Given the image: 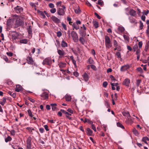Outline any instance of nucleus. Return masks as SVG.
<instances>
[{
    "label": "nucleus",
    "mask_w": 149,
    "mask_h": 149,
    "mask_svg": "<svg viewBox=\"0 0 149 149\" xmlns=\"http://www.w3.org/2000/svg\"><path fill=\"white\" fill-rule=\"evenodd\" d=\"M31 138L30 136L29 137L27 141V149H31Z\"/></svg>",
    "instance_id": "obj_7"
},
{
    "label": "nucleus",
    "mask_w": 149,
    "mask_h": 149,
    "mask_svg": "<svg viewBox=\"0 0 149 149\" xmlns=\"http://www.w3.org/2000/svg\"><path fill=\"white\" fill-rule=\"evenodd\" d=\"M105 42L106 43H108L111 42L110 39L108 36H105Z\"/></svg>",
    "instance_id": "obj_21"
},
{
    "label": "nucleus",
    "mask_w": 149,
    "mask_h": 149,
    "mask_svg": "<svg viewBox=\"0 0 149 149\" xmlns=\"http://www.w3.org/2000/svg\"><path fill=\"white\" fill-rule=\"evenodd\" d=\"M132 132L133 134L136 136H138L139 134L138 131L135 128L133 129Z\"/></svg>",
    "instance_id": "obj_25"
},
{
    "label": "nucleus",
    "mask_w": 149,
    "mask_h": 149,
    "mask_svg": "<svg viewBox=\"0 0 149 149\" xmlns=\"http://www.w3.org/2000/svg\"><path fill=\"white\" fill-rule=\"evenodd\" d=\"M57 36L58 37H61L62 35V33L60 31H59L57 32Z\"/></svg>",
    "instance_id": "obj_55"
},
{
    "label": "nucleus",
    "mask_w": 149,
    "mask_h": 149,
    "mask_svg": "<svg viewBox=\"0 0 149 149\" xmlns=\"http://www.w3.org/2000/svg\"><path fill=\"white\" fill-rule=\"evenodd\" d=\"M130 83V80L129 79L127 78L125 79L123 82V84L127 86H129V84Z\"/></svg>",
    "instance_id": "obj_11"
},
{
    "label": "nucleus",
    "mask_w": 149,
    "mask_h": 149,
    "mask_svg": "<svg viewBox=\"0 0 149 149\" xmlns=\"http://www.w3.org/2000/svg\"><path fill=\"white\" fill-rule=\"evenodd\" d=\"M71 35L74 42H77L78 41V37L77 33L74 31L71 32Z\"/></svg>",
    "instance_id": "obj_4"
},
{
    "label": "nucleus",
    "mask_w": 149,
    "mask_h": 149,
    "mask_svg": "<svg viewBox=\"0 0 149 149\" xmlns=\"http://www.w3.org/2000/svg\"><path fill=\"white\" fill-rule=\"evenodd\" d=\"M26 129L28 131L29 133H31V134H33V133L32 132V127H27Z\"/></svg>",
    "instance_id": "obj_39"
},
{
    "label": "nucleus",
    "mask_w": 149,
    "mask_h": 149,
    "mask_svg": "<svg viewBox=\"0 0 149 149\" xmlns=\"http://www.w3.org/2000/svg\"><path fill=\"white\" fill-rule=\"evenodd\" d=\"M27 112L29 116L31 117H32L33 116V115L30 109H29L27 110Z\"/></svg>",
    "instance_id": "obj_37"
},
{
    "label": "nucleus",
    "mask_w": 149,
    "mask_h": 149,
    "mask_svg": "<svg viewBox=\"0 0 149 149\" xmlns=\"http://www.w3.org/2000/svg\"><path fill=\"white\" fill-rule=\"evenodd\" d=\"M19 42L21 43L26 44L28 42V40L26 39H22L20 40Z\"/></svg>",
    "instance_id": "obj_22"
},
{
    "label": "nucleus",
    "mask_w": 149,
    "mask_h": 149,
    "mask_svg": "<svg viewBox=\"0 0 149 149\" xmlns=\"http://www.w3.org/2000/svg\"><path fill=\"white\" fill-rule=\"evenodd\" d=\"M91 128L93 130H94V131L95 132H96V128H95V125H94V124H92L91 125Z\"/></svg>",
    "instance_id": "obj_51"
},
{
    "label": "nucleus",
    "mask_w": 149,
    "mask_h": 149,
    "mask_svg": "<svg viewBox=\"0 0 149 149\" xmlns=\"http://www.w3.org/2000/svg\"><path fill=\"white\" fill-rule=\"evenodd\" d=\"M106 46L108 48H110L111 46V45L110 43H105Z\"/></svg>",
    "instance_id": "obj_46"
},
{
    "label": "nucleus",
    "mask_w": 149,
    "mask_h": 149,
    "mask_svg": "<svg viewBox=\"0 0 149 149\" xmlns=\"http://www.w3.org/2000/svg\"><path fill=\"white\" fill-rule=\"evenodd\" d=\"M123 37L125 40H126L127 41H129V38L126 35H124Z\"/></svg>",
    "instance_id": "obj_44"
},
{
    "label": "nucleus",
    "mask_w": 149,
    "mask_h": 149,
    "mask_svg": "<svg viewBox=\"0 0 149 149\" xmlns=\"http://www.w3.org/2000/svg\"><path fill=\"white\" fill-rule=\"evenodd\" d=\"M66 65V64L65 63L61 62L58 65L60 68H62L65 67Z\"/></svg>",
    "instance_id": "obj_24"
},
{
    "label": "nucleus",
    "mask_w": 149,
    "mask_h": 149,
    "mask_svg": "<svg viewBox=\"0 0 149 149\" xmlns=\"http://www.w3.org/2000/svg\"><path fill=\"white\" fill-rule=\"evenodd\" d=\"M118 30L119 31L122 33L125 30L124 28L123 27L120 26L118 27Z\"/></svg>",
    "instance_id": "obj_29"
},
{
    "label": "nucleus",
    "mask_w": 149,
    "mask_h": 149,
    "mask_svg": "<svg viewBox=\"0 0 149 149\" xmlns=\"http://www.w3.org/2000/svg\"><path fill=\"white\" fill-rule=\"evenodd\" d=\"M12 139L11 137L10 136H8L5 139V141L7 143L8 141H11Z\"/></svg>",
    "instance_id": "obj_31"
},
{
    "label": "nucleus",
    "mask_w": 149,
    "mask_h": 149,
    "mask_svg": "<svg viewBox=\"0 0 149 149\" xmlns=\"http://www.w3.org/2000/svg\"><path fill=\"white\" fill-rule=\"evenodd\" d=\"M51 106H52V109L53 111L55 110L56 107V103H52L50 104Z\"/></svg>",
    "instance_id": "obj_23"
},
{
    "label": "nucleus",
    "mask_w": 149,
    "mask_h": 149,
    "mask_svg": "<svg viewBox=\"0 0 149 149\" xmlns=\"http://www.w3.org/2000/svg\"><path fill=\"white\" fill-rule=\"evenodd\" d=\"M138 48V46L137 45H135L133 47V49L134 51L135 52Z\"/></svg>",
    "instance_id": "obj_57"
},
{
    "label": "nucleus",
    "mask_w": 149,
    "mask_h": 149,
    "mask_svg": "<svg viewBox=\"0 0 149 149\" xmlns=\"http://www.w3.org/2000/svg\"><path fill=\"white\" fill-rule=\"evenodd\" d=\"M61 111L63 113L68 115V116H71V114H70V113H69L68 112L65 111V110H63V109H61Z\"/></svg>",
    "instance_id": "obj_34"
},
{
    "label": "nucleus",
    "mask_w": 149,
    "mask_h": 149,
    "mask_svg": "<svg viewBox=\"0 0 149 149\" xmlns=\"http://www.w3.org/2000/svg\"><path fill=\"white\" fill-rule=\"evenodd\" d=\"M39 131L41 133H42L44 132L45 130L44 128H41L39 129Z\"/></svg>",
    "instance_id": "obj_59"
},
{
    "label": "nucleus",
    "mask_w": 149,
    "mask_h": 149,
    "mask_svg": "<svg viewBox=\"0 0 149 149\" xmlns=\"http://www.w3.org/2000/svg\"><path fill=\"white\" fill-rule=\"evenodd\" d=\"M75 12L76 13L78 14L80 13V10L79 9H77L75 10Z\"/></svg>",
    "instance_id": "obj_62"
},
{
    "label": "nucleus",
    "mask_w": 149,
    "mask_h": 149,
    "mask_svg": "<svg viewBox=\"0 0 149 149\" xmlns=\"http://www.w3.org/2000/svg\"><path fill=\"white\" fill-rule=\"evenodd\" d=\"M27 31H28L29 34H32V29L31 28V26H30L27 29Z\"/></svg>",
    "instance_id": "obj_33"
},
{
    "label": "nucleus",
    "mask_w": 149,
    "mask_h": 149,
    "mask_svg": "<svg viewBox=\"0 0 149 149\" xmlns=\"http://www.w3.org/2000/svg\"><path fill=\"white\" fill-rule=\"evenodd\" d=\"M91 68L94 70H95L96 69V66L93 65H91Z\"/></svg>",
    "instance_id": "obj_63"
},
{
    "label": "nucleus",
    "mask_w": 149,
    "mask_h": 149,
    "mask_svg": "<svg viewBox=\"0 0 149 149\" xmlns=\"http://www.w3.org/2000/svg\"><path fill=\"white\" fill-rule=\"evenodd\" d=\"M56 11V8H52L50 10V12L52 13H54Z\"/></svg>",
    "instance_id": "obj_42"
},
{
    "label": "nucleus",
    "mask_w": 149,
    "mask_h": 149,
    "mask_svg": "<svg viewBox=\"0 0 149 149\" xmlns=\"http://www.w3.org/2000/svg\"><path fill=\"white\" fill-rule=\"evenodd\" d=\"M93 25L95 28H97L98 27V24L97 22L96 21H94L93 22Z\"/></svg>",
    "instance_id": "obj_38"
},
{
    "label": "nucleus",
    "mask_w": 149,
    "mask_h": 149,
    "mask_svg": "<svg viewBox=\"0 0 149 149\" xmlns=\"http://www.w3.org/2000/svg\"><path fill=\"white\" fill-rule=\"evenodd\" d=\"M15 88V91L16 92H19L20 91H22V88L20 85H17L16 86Z\"/></svg>",
    "instance_id": "obj_12"
},
{
    "label": "nucleus",
    "mask_w": 149,
    "mask_h": 149,
    "mask_svg": "<svg viewBox=\"0 0 149 149\" xmlns=\"http://www.w3.org/2000/svg\"><path fill=\"white\" fill-rule=\"evenodd\" d=\"M15 11L17 13H19L23 12V8L19 6H17L16 7H15L14 8Z\"/></svg>",
    "instance_id": "obj_5"
},
{
    "label": "nucleus",
    "mask_w": 149,
    "mask_h": 149,
    "mask_svg": "<svg viewBox=\"0 0 149 149\" xmlns=\"http://www.w3.org/2000/svg\"><path fill=\"white\" fill-rule=\"evenodd\" d=\"M108 85V83L107 81H104L103 83V86L104 88H106Z\"/></svg>",
    "instance_id": "obj_48"
},
{
    "label": "nucleus",
    "mask_w": 149,
    "mask_h": 149,
    "mask_svg": "<svg viewBox=\"0 0 149 149\" xmlns=\"http://www.w3.org/2000/svg\"><path fill=\"white\" fill-rule=\"evenodd\" d=\"M61 25L62 26V27L65 30H66L67 29L66 26L65 24L63 23L61 24Z\"/></svg>",
    "instance_id": "obj_54"
},
{
    "label": "nucleus",
    "mask_w": 149,
    "mask_h": 149,
    "mask_svg": "<svg viewBox=\"0 0 149 149\" xmlns=\"http://www.w3.org/2000/svg\"><path fill=\"white\" fill-rule=\"evenodd\" d=\"M143 27V24L141 21L140 22L139 28L140 29H142Z\"/></svg>",
    "instance_id": "obj_45"
},
{
    "label": "nucleus",
    "mask_w": 149,
    "mask_h": 149,
    "mask_svg": "<svg viewBox=\"0 0 149 149\" xmlns=\"http://www.w3.org/2000/svg\"><path fill=\"white\" fill-rule=\"evenodd\" d=\"M122 113L123 115L125 116H126L127 117H130L129 113L128 111H123L122 112Z\"/></svg>",
    "instance_id": "obj_17"
},
{
    "label": "nucleus",
    "mask_w": 149,
    "mask_h": 149,
    "mask_svg": "<svg viewBox=\"0 0 149 149\" xmlns=\"http://www.w3.org/2000/svg\"><path fill=\"white\" fill-rule=\"evenodd\" d=\"M24 22L22 20L20 19L19 18H17L16 19L15 25L16 27H17L18 26L23 25Z\"/></svg>",
    "instance_id": "obj_3"
},
{
    "label": "nucleus",
    "mask_w": 149,
    "mask_h": 149,
    "mask_svg": "<svg viewBox=\"0 0 149 149\" xmlns=\"http://www.w3.org/2000/svg\"><path fill=\"white\" fill-rule=\"evenodd\" d=\"M113 45L114 47H118V43L116 40H113Z\"/></svg>",
    "instance_id": "obj_43"
},
{
    "label": "nucleus",
    "mask_w": 149,
    "mask_h": 149,
    "mask_svg": "<svg viewBox=\"0 0 149 149\" xmlns=\"http://www.w3.org/2000/svg\"><path fill=\"white\" fill-rule=\"evenodd\" d=\"M15 132L14 130H12L10 132V134L11 135L14 136L15 134Z\"/></svg>",
    "instance_id": "obj_58"
},
{
    "label": "nucleus",
    "mask_w": 149,
    "mask_h": 149,
    "mask_svg": "<svg viewBox=\"0 0 149 149\" xmlns=\"http://www.w3.org/2000/svg\"><path fill=\"white\" fill-rule=\"evenodd\" d=\"M26 60L29 64L33 65L34 63V61L31 57L28 56L26 58Z\"/></svg>",
    "instance_id": "obj_9"
},
{
    "label": "nucleus",
    "mask_w": 149,
    "mask_h": 149,
    "mask_svg": "<svg viewBox=\"0 0 149 149\" xmlns=\"http://www.w3.org/2000/svg\"><path fill=\"white\" fill-rule=\"evenodd\" d=\"M82 76L83 77L84 80L85 81L87 82L89 79L88 75L87 73L86 72H84V74L82 75Z\"/></svg>",
    "instance_id": "obj_13"
},
{
    "label": "nucleus",
    "mask_w": 149,
    "mask_h": 149,
    "mask_svg": "<svg viewBox=\"0 0 149 149\" xmlns=\"http://www.w3.org/2000/svg\"><path fill=\"white\" fill-rule=\"evenodd\" d=\"M83 37L82 36L80 37L79 38V41L82 44H84L85 42V40Z\"/></svg>",
    "instance_id": "obj_35"
},
{
    "label": "nucleus",
    "mask_w": 149,
    "mask_h": 149,
    "mask_svg": "<svg viewBox=\"0 0 149 149\" xmlns=\"http://www.w3.org/2000/svg\"><path fill=\"white\" fill-rule=\"evenodd\" d=\"M97 4L100 5L101 6H102L103 4V2L102 0H99L98 1Z\"/></svg>",
    "instance_id": "obj_41"
},
{
    "label": "nucleus",
    "mask_w": 149,
    "mask_h": 149,
    "mask_svg": "<svg viewBox=\"0 0 149 149\" xmlns=\"http://www.w3.org/2000/svg\"><path fill=\"white\" fill-rule=\"evenodd\" d=\"M61 45L62 47H65L67 46L68 45L67 43L64 41L63 40L61 42Z\"/></svg>",
    "instance_id": "obj_30"
},
{
    "label": "nucleus",
    "mask_w": 149,
    "mask_h": 149,
    "mask_svg": "<svg viewBox=\"0 0 149 149\" xmlns=\"http://www.w3.org/2000/svg\"><path fill=\"white\" fill-rule=\"evenodd\" d=\"M12 39L14 40H15L17 38V36H15V35H12Z\"/></svg>",
    "instance_id": "obj_64"
},
{
    "label": "nucleus",
    "mask_w": 149,
    "mask_h": 149,
    "mask_svg": "<svg viewBox=\"0 0 149 149\" xmlns=\"http://www.w3.org/2000/svg\"><path fill=\"white\" fill-rule=\"evenodd\" d=\"M117 125L118 127H121L123 129H124L125 128L124 126L120 123L118 122L117 123Z\"/></svg>",
    "instance_id": "obj_36"
},
{
    "label": "nucleus",
    "mask_w": 149,
    "mask_h": 149,
    "mask_svg": "<svg viewBox=\"0 0 149 149\" xmlns=\"http://www.w3.org/2000/svg\"><path fill=\"white\" fill-rule=\"evenodd\" d=\"M95 15L99 19H101L100 17L98 15V14L96 13H95Z\"/></svg>",
    "instance_id": "obj_61"
},
{
    "label": "nucleus",
    "mask_w": 149,
    "mask_h": 149,
    "mask_svg": "<svg viewBox=\"0 0 149 149\" xmlns=\"http://www.w3.org/2000/svg\"><path fill=\"white\" fill-rule=\"evenodd\" d=\"M72 27L74 28L73 29H75L76 30H77L79 29V25H78L76 23H74L72 24Z\"/></svg>",
    "instance_id": "obj_19"
},
{
    "label": "nucleus",
    "mask_w": 149,
    "mask_h": 149,
    "mask_svg": "<svg viewBox=\"0 0 149 149\" xmlns=\"http://www.w3.org/2000/svg\"><path fill=\"white\" fill-rule=\"evenodd\" d=\"M130 15L133 16H135L136 15V11L133 9L131 10L130 11Z\"/></svg>",
    "instance_id": "obj_18"
},
{
    "label": "nucleus",
    "mask_w": 149,
    "mask_h": 149,
    "mask_svg": "<svg viewBox=\"0 0 149 149\" xmlns=\"http://www.w3.org/2000/svg\"><path fill=\"white\" fill-rule=\"evenodd\" d=\"M86 130V133L87 135L89 136H91L92 135L93 131L89 128H87Z\"/></svg>",
    "instance_id": "obj_14"
},
{
    "label": "nucleus",
    "mask_w": 149,
    "mask_h": 149,
    "mask_svg": "<svg viewBox=\"0 0 149 149\" xmlns=\"http://www.w3.org/2000/svg\"><path fill=\"white\" fill-rule=\"evenodd\" d=\"M129 19L130 22L131 23L136 24L137 23L136 20L132 17H129Z\"/></svg>",
    "instance_id": "obj_16"
},
{
    "label": "nucleus",
    "mask_w": 149,
    "mask_h": 149,
    "mask_svg": "<svg viewBox=\"0 0 149 149\" xmlns=\"http://www.w3.org/2000/svg\"><path fill=\"white\" fill-rule=\"evenodd\" d=\"M80 34L82 37L85 36L86 34V32L85 31H82V30L80 31Z\"/></svg>",
    "instance_id": "obj_26"
},
{
    "label": "nucleus",
    "mask_w": 149,
    "mask_h": 149,
    "mask_svg": "<svg viewBox=\"0 0 149 149\" xmlns=\"http://www.w3.org/2000/svg\"><path fill=\"white\" fill-rule=\"evenodd\" d=\"M43 65H47L50 66L52 64V60L50 57H47L43 60L42 63Z\"/></svg>",
    "instance_id": "obj_2"
},
{
    "label": "nucleus",
    "mask_w": 149,
    "mask_h": 149,
    "mask_svg": "<svg viewBox=\"0 0 149 149\" xmlns=\"http://www.w3.org/2000/svg\"><path fill=\"white\" fill-rule=\"evenodd\" d=\"M65 98L66 101H70L71 99V96L68 95H66L65 96Z\"/></svg>",
    "instance_id": "obj_27"
},
{
    "label": "nucleus",
    "mask_w": 149,
    "mask_h": 149,
    "mask_svg": "<svg viewBox=\"0 0 149 149\" xmlns=\"http://www.w3.org/2000/svg\"><path fill=\"white\" fill-rule=\"evenodd\" d=\"M142 45L143 43L142 41H140L139 42L138 45L139 47L140 48H141L142 47Z\"/></svg>",
    "instance_id": "obj_56"
},
{
    "label": "nucleus",
    "mask_w": 149,
    "mask_h": 149,
    "mask_svg": "<svg viewBox=\"0 0 149 149\" xmlns=\"http://www.w3.org/2000/svg\"><path fill=\"white\" fill-rule=\"evenodd\" d=\"M40 96L41 100H47L48 98V94L47 92H44L40 95Z\"/></svg>",
    "instance_id": "obj_6"
},
{
    "label": "nucleus",
    "mask_w": 149,
    "mask_h": 149,
    "mask_svg": "<svg viewBox=\"0 0 149 149\" xmlns=\"http://www.w3.org/2000/svg\"><path fill=\"white\" fill-rule=\"evenodd\" d=\"M129 68V65H125L121 67L120 70L122 72H124L127 70Z\"/></svg>",
    "instance_id": "obj_10"
},
{
    "label": "nucleus",
    "mask_w": 149,
    "mask_h": 149,
    "mask_svg": "<svg viewBox=\"0 0 149 149\" xmlns=\"http://www.w3.org/2000/svg\"><path fill=\"white\" fill-rule=\"evenodd\" d=\"M37 12L43 18H45V16L43 12L38 10H37Z\"/></svg>",
    "instance_id": "obj_20"
},
{
    "label": "nucleus",
    "mask_w": 149,
    "mask_h": 149,
    "mask_svg": "<svg viewBox=\"0 0 149 149\" xmlns=\"http://www.w3.org/2000/svg\"><path fill=\"white\" fill-rule=\"evenodd\" d=\"M141 80L139 79H138L136 80V84L137 86H139L140 84L141 83Z\"/></svg>",
    "instance_id": "obj_53"
},
{
    "label": "nucleus",
    "mask_w": 149,
    "mask_h": 149,
    "mask_svg": "<svg viewBox=\"0 0 149 149\" xmlns=\"http://www.w3.org/2000/svg\"><path fill=\"white\" fill-rule=\"evenodd\" d=\"M62 3V2L61 1L58 2L56 3V5H57V7H60L61 6V4Z\"/></svg>",
    "instance_id": "obj_52"
},
{
    "label": "nucleus",
    "mask_w": 149,
    "mask_h": 149,
    "mask_svg": "<svg viewBox=\"0 0 149 149\" xmlns=\"http://www.w3.org/2000/svg\"><path fill=\"white\" fill-rule=\"evenodd\" d=\"M57 52L58 54L60 55L59 58H61V56H63L65 54V52L63 50L60 49H58Z\"/></svg>",
    "instance_id": "obj_15"
},
{
    "label": "nucleus",
    "mask_w": 149,
    "mask_h": 149,
    "mask_svg": "<svg viewBox=\"0 0 149 149\" xmlns=\"http://www.w3.org/2000/svg\"><path fill=\"white\" fill-rule=\"evenodd\" d=\"M51 19L56 23L58 24L60 22V20L54 16H52L51 17Z\"/></svg>",
    "instance_id": "obj_8"
},
{
    "label": "nucleus",
    "mask_w": 149,
    "mask_h": 149,
    "mask_svg": "<svg viewBox=\"0 0 149 149\" xmlns=\"http://www.w3.org/2000/svg\"><path fill=\"white\" fill-rule=\"evenodd\" d=\"M116 55L118 58H120L121 57L120 53L119 52H117L116 53Z\"/></svg>",
    "instance_id": "obj_50"
},
{
    "label": "nucleus",
    "mask_w": 149,
    "mask_h": 149,
    "mask_svg": "<svg viewBox=\"0 0 149 149\" xmlns=\"http://www.w3.org/2000/svg\"><path fill=\"white\" fill-rule=\"evenodd\" d=\"M149 139L146 136L143 137L142 139V141L145 143H147L146 141H149Z\"/></svg>",
    "instance_id": "obj_32"
},
{
    "label": "nucleus",
    "mask_w": 149,
    "mask_h": 149,
    "mask_svg": "<svg viewBox=\"0 0 149 149\" xmlns=\"http://www.w3.org/2000/svg\"><path fill=\"white\" fill-rule=\"evenodd\" d=\"M73 74L76 77H78L79 75V73L77 72H73Z\"/></svg>",
    "instance_id": "obj_60"
},
{
    "label": "nucleus",
    "mask_w": 149,
    "mask_h": 149,
    "mask_svg": "<svg viewBox=\"0 0 149 149\" xmlns=\"http://www.w3.org/2000/svg\"><path fill=\"white\" fill-rule=\"evenodd\" d=\"M88 62L89 63L91 64H93V59L90 58L88 60Z\"/></svg>",
    "instance_id": "obj_47"
},
{
    "label": "nucleus",
    "mask_w": 149,
    "mask_h": 149,
    "mask_svg": "<svg viewBox=\"0 0 149 149\" xmlns=\"http://www.w3.org/2000/svg\"><path fill=\"white\" fill-rule=\"evenodd\" d=\"M49 6L51 8H53L54 7V5L53 3H50L49 4Z\"/></svg>",
    "instance_id": "obj_49"
},
{
    "label": "nucleus",
    "mask_w": 149,
    "mask_h": 149,
    "mask_svg": "<svg viewBox=\"0 0 149 149\" xmlns=\"http://www.w3.org/2000/svg\"><path fill=\"white\" fill-rule=\"evenodd\" d=\"M136 70L138 71L139 72L141 73H142L143 72V71L142 68L140 67L137 68Z\"/></svg>",
    "instance_id": "obj_40"
},
{
    "label": "nucleus",
    "mask_w": 149,
    "mask_h": 149,
    "mask_svg": "<svg viewBox=\"0 0 149 149\" xmlns=\"http://www.w3.org/2000/svg\"><path fill=\"white\" fill-rule=\"evenodd\" d=\"M62 8H58L57 9V13L59 15L63 16L65 14L66 7L64 5L61 6Z\"/></svg>",
    "instance_id": "obj_1"
},
{
    "label": "nucleus",
    "mask_w": 149,
    "mask_h": 149,
    "mask_svg": "<svg viewBox=\"0 0 149 149\" xmlns=\"http://www.w3.org/2000/svg\"><path fill=\"white\" fill-rule=\"evenodd\" d=\"M8 94L13 97V98H15L16 97V95L15 93H13L10 91H8Z\"/></svg>",
    "instance_id": "obj_28"
}]
</instances>
